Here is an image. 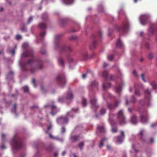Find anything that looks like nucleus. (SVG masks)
Wrapping results in <instances>:
<instances>
[{
  "instance_id": "3",
  "label": "nucleus",
  "mask_w": 157,
  "mask_h": 157,
  "mask_svg": "<svg viewBox=\"0 0 157 157\" xmlns=\"http://www.w3.org/2000/svg\"><path fill=\"white\" fill-rule=\"evenodd\" d=\"M117 117L121 125H124L127 123L126 117L124 115L123 112L122 110H120L117 113Z\"/></svg>"
},
{
  "instance_id": "46",
  "label": "nucleus",
  "mask_w": 157,
  "mask_h": 157,
  "mask_svg": "<svg viewBox=\"0 0 157 157\" xmlns=\"http://www.w3.org/2000/svg\"><path fill=\"white\" fill-rule=\"evenodd\" d=\"M77 37L76 36H72L69 38V39L71 40H74L77 39Z\"/></svg>"
},
{
  "instance_id": "1",
  "label": "nucleus",
  "mask_w": 157,
  "mask_h": 157,
  "mask_svg": "<svg viewBox=\"0 0 157 157\" xmlns=\"http://www.w3.org/2000/svg\"><path fill=\"white\" fill-rule=\"evenodd\" d=\"M22 69L25 71L30 70V72L33 74L38 69L43 67L42 61L39 59L33 58L21 65Z\"/></svg>"
},
{
  "instance_id": "23",
  "label": "nucleus",
  "mask_w": 157,
  "mask_h": 157,
  "mask_svg": "<svg viewBox=\"0 0 157 157\" xmlns=\"http://www.w3.org/2000/svg\"><path fill=\"white\" fill-rule=\"evenodd\" d=\"M97 45V42L95 41H94L93 42L92 45L93 48H92V47L91 46H90V50H92L93 49L95 48L96 47Z\"/></svg>"
},
{
  "instance_id": "41",
  "label": "nucleus",
  "mask_w": 157,
  "mask_h": 157,
  "mask_svg": "<svg viewBox=\"0 0 157 157\" xmlns=\"http://www.w3.org/2000/svg\"><path fill=\"white\" fill-rule=\"evenodd\" d=\"M132 147L133 149L135 150V151L136 153L137 152L139 151V150H136L135 148V146L134 144H132Z\"/></svg>"
},
{
  "instance_id": "18",
  "label": "nucleus",
  "mask_w": 157,
  "mask_h": 157,
  "mask_svg": "<svg viewBox=\"0 0 157 157\" xmlns=\"http://www.w3.org/2000/svg\"><path fill=\"white\" fill-rule=\"evenodd\" d=\"M80 137L79 135H75L72 136L71 137V139L74 142L77 141L79 140L80 139Z\"/></svg>"
},
{
  "instance_id": "59",
  "label": "nucleus",
  "mask_w": 157,
  "mask_h": 157,
  "mask_svg": "<svg viewBox=\"0 0 157 157\" xmlns=\"http://www.w3.org/2000/svg\"><path fill=\"white\" fill-rule=\"evenodd\" d=\"M108 65V64L107 63H104L103 65V67H106Z\"/></svg>"
},
{
  "instance_id": "14",
  "label": "nucleus",
  "mask_w": 157,
  "mask_h": 157,
  "mask_svg": "<svg viewBox=\"0 0 157 157\" xmlns=\"http://www.w3.org/2000/svg\"><path fill=\"white\" fill-rule=\"evenodd\" d=\"M151 90H149L148 89L146 90L145 91V98L150 100L151 98Z\"/></svg>"
},
{
  "instance_id": "16",
  "label": "nucleus",
  "mask_w": 157,
  "mask_h": 157,
  "mask_svg": "<svg viewBox=\"0 0 157 157\" xmlns=\"http://www.w3.org/2000/svg\"><path fill=\"white\" fill-rule=\"evenodd\" d=\"M120 102L118 101H115L113 104L108 105V108H112L113 107H117L119 105Z\"/></svg>"
},
{
  "instance_id": "33",
  "label": "nucleus",
  "mask_w": 157,
  "mask_h": 157,
  "mask_svg": "<svg viewBox=\"0 0 157 157\" xmlns=\"http://www.w3.org/2000/svg\"><path fill=\"white\" fill-rule=\"evenodd\" d=\"M121 90V86L116 87V91L117 92L119 93Z\"/></svg>"
},
{
  "instance_id": "17",
  "label": "nucleus",
  "mask_w": 157,
  "mask_h": 157,
  "mask_svg": "<svg viewBox=\"0 0 157 157\" xmlns=\"http://www.w3.org/2000/svg\"><path fill=\"white\" fill-rule=\"evenodd\" d=\"M73 96L71 92H69L67 94L66 99L70 100L73 98Z\"/></svg>"
},
{
  "instance_id": "57",
  "label": "nucleus",
  "mask_w": 157,
  "mask_h": 157,
  "mask_svg": "<svg viewBox=\"0 0 157 157\" xmlns=\"http://www.w3.org/2000/svg\"><path fill=\"white\" fill-rule=\"evenodd\" d=\"M1 148L2 149H3L6 148V147L3 144L1 146Z\"/></svg>"
},
{
  "instance_id": "40",
  "label": "nucleus",
  "mask_w": 157,
  "mask_h": 157,
  "mask_svg": "<svg viewBox=\"0 0 157 157\" xmlns=\"http://www.w3.org/2000/svg\"><path fill=\"white\" fill-rule=\"evenodd\" d=\"M21 31L22 32H24V31H26V28L25 27L24 25L21 28Z\"/></svg>"
},
{
  "instance_id": "44",
  "label": "nucleus",
  "mask_w": 157,
  "mask_h": 157,
  "mask_svg": "<svg viewBox=\"0 0 157 157\" xmlns=\"http://www.w3.org/2000/svg\"><path fill=\"white\" fill-rule=\"evenodd\" d=\"M141 77H142V79L144 81V82H145L146 81L144 78L145 75L144 74H142L141 75Z\"/></svg>"
},
{
  "instance_id": "62",
  "label": "nucleus",
  "mask_w": 157,
  "mask_h": 157,
  "mask_svg": "<svg viewBox=\"0 0 157 157\" xmlns=\"http://www.w3.org/2000/svg\"><path fill=\"white\" fill-rule=\"evenodd\" d=\"M51 127H52V126L50 125L48 127L47 129L48 130H49L51 128Z\"/></svg>"
},
{
  "instance_id": "55",
  "label": "nucleus",
  "mask_w": 157,
  "mask_h": 157,
  "mask_svg": "<svg viewBox=\"0 0 157 157\" xmlns=\"http://www.w3.org/2000/svg\"><path fill=\"white\" fill-rule=\"evenodd\" d=\"M145 47L147 49H149V44L148 43H146L145 44Z\"/></svg>"
},
{
  "instance_id": "24",
  "label": "nucleus",
  "mask_w": 157,
  "mask_h": 157,
  "mask_svg": "<svg viewBox=\"0 0 157 157\" xmlns=\"http://www.w3.org/2000/svg\"><path fill=\"white\" fill-rule=\"evenodd\" d=\"M122 44L121 41L120 40V39H119L116 43V46L118 47H120L122 46Z\"/></svg>"
},
{
  "instance_id": "15",
  "label": "nucleus",
  "mask_w": 157,
  "mask_h": 157,
  "mask_svg": "<svg viewBox=\"0 0 157 157\" xmlns=\"http://www.w3.org/2000/svg\"><path fill=\"white\" fill-rule=\"evenodd\" d=\"M131 123L134 124H136L137 122V118L136 116L134 115L131 117L130 120Z\"/></svg>"
},
{
  "instance_id": "35",
  "label": "nucleus",
  "mask_w": 157,
  "mask_h": 157,
  "mask_svg": "<svg viewBox=\"0 0 157 157\" xmlns=\"http://www.w3.org/2000/svg\"><path fill=\"white\" fill-rule=\"evenodd\" d=\"M113 55H111L108 56L107 58L108 60H112L113 58Z\"/></svg>"
},
{
  "instance_id": "50",
  "label": "nucleus",
  "mask_w": 157,
  "mask_h": 157,
  "mask_svg": "<svg viewBox=\"0 0 157 157\" xmlns=\"http://www.w3.org/2000/svg\"><path fill=\"white\" fill-rule=\"evenodd\" d=\"M65 132V129L64 127H62L61 128V132L62 133H64Z\"/></svg>"
},
{
  "instance_id": "13",
  "label": "nucleus",
  "mask_w": 157,
  "mask_h": 157,
  "mask_svg": "<svg viewBox=\"0 0 157 157\" xmlns=\"http://www.w3.org/2000/svg\"><path fill=\"white\" fill-rule=\"evenodd\" d=\"M90 102L93 107H99V106L97 105V100L95 99H91Z\"/></svg>"
},
{
  "instance_id": "2",
  "label": "nucleus",
  "mask_w": 157,
  "mask_h": 157,
  "mask_svg": "<svg viewBox=\"0 0 157 157\" xmlns=\"http://www.w3.org/2000/svg\"><path fill=\"white\" fill-rule=\"evenodd\" d=\"M11 144L14 149H18L22 147L23 144L21 139L17 136H15L11 142Z\"/></svg>"
},
{
  "instance_id": "38",
  "label": "nucleus",
  "mask_w": 157,
  "mask_h": 157,
  "mask_svg": "<svg viewBox=\"0 0 157 157\" xmlns=\"http://www.w3.org/2000/svg\"><path fill=\"white\" fill-rule=\"evenodd\" d=\"M100 112L102 114H104L105 112V109H101L100 110Z\"/></svg>"
},
{
  "instance_id": "26",
  "label": "nucleus",
  "mask_w": 157,
  "mask_h": 157,
  "mask_svg": "<svg viewBox=\"0 0 157 157\" xmlns=\"http://www.w3.org/2000/svg\"><path fill=\"white\" fill-rule=\"evenodd\" d=\"M17 48V45H15L13 48L10 51V53H11L12 55L13 56L15 54V50Z\"/></svg>"
},
{
  "instance_id": "25",
  "label": "nucleus",
  "mask_w": 157,
  "mask_h": 157,
  "mask_svg": "<svg viewBox=\"0 0 157 157\" xmlns=\"http://www.w3.org/2000/svg\"><path fill=\"white\" fill-rule=\"evenodd\" d=\"M107 139L106 138H104L101 140L100 143L99 147H101L103 146V142L105 140H106Z\"/></svg>"
},
{
  "instance_id": "64",
  "label": "nucleus",
  "mask_w": 157,
  "mask_h": 157,
  "mask_svg": "<svg viewBox=\"0 0 157 157\" xmlns=\"http://www.w3.org/2000/svg\"><path fill=\"white\" fill-rule=\"evenodd\" d=\"M66 154V152L65 151H63L62 153V156H63Z\"/></svg>"
},
{
  "instance_id": "56",
  "label": "nucleus",
  "mask_w": 157,
  "mask_h": 157,
  "mask_svg": "<svg viewBox=\"0 0 157 157\" xmlns=\"http://www.w3.org/2000/svg\"><path fill=\"white\" fill-rule=\"evenodd\" d=\"M86 75H87V73L83 74L82 75V78L83 79L85 78H86Z\"/></svg>"
},
{
  "instance_id": "8",
  "label": "nucleus",
  "mask_w": 157,
  "mask_h": 157,
  "mask_svg": "<svg viewBox=\"0 0 157 157\" xmlns=\"http://www.w3.org/2000/svg\"><path fill=\"white\" fill-rule=\"evenodd\" d=\"M57 123L60 124L64 123H67L68 121V120L67 117L65 116L59 117L57 120Z\"/></svg>"
},
{
  "instance_id": "54",
  "label": "nucleus",
  "mask_w": 157,
  "mask_h": 157,
  "mask_svg": "<svg viewBox=\"0 0 157 157\" xmlns=\"http://www.w3.org/2000/svg\"><path fill=\"white\" fill-rule=\"evenodd\" d=\"M40 52L42 55H44L46 54V51L45 50H41Z\"/></svg>"
},
{
  "instance_id": "39",
  "label": "nucleus",
  "mask_w": 157,
  "mask_h": 157,
  "mask_svg": "<svg viewBox=\"0 0 157 157\" xmlns=\"http://www.w3.org/2000/svg\"><path fill=\"white\" fill-rule=\"evenodd\" d=\"M47 15L46 13H44L43 15L42 16V18L43 19H46L47 18Z\"/></svg>"
},
{
  "instance_id": "58",
  "label": "nucleus",
  "mask_w": 157,
  "mask_h": 157,
  "mask_svg": "<svg viewBox=\"0 0 157 157\" xmlns=\"http://www.w3.org/2000/svg\"><path fill=\"white\" fill-rule=\"evenodd\" d=\"M58 155V154L57 152H55L54 154V156L55 157H57Z\"/></svg>"
},
{
  "instance_id": "31",
  "label": "nucleus",
  "mask_w": 157,
  "mask_h": 157,
  "mask_svg": "<svg viewBox=\"0 0 157 157\" xmlns=\"http://www.w3.org/2000/svg\"><path fill=\"white\" fill-rule=\"evenodd\" d=\"M84 142H82L80 143L78 145V146L80 148L81 150H82V148L83 146L84 145Z\"/></svg>"
},
{
  "instance_id": "27",
  "label": "nucleus",
  "mask_w": 157,
  "mask_h": 157,
  "mask_svg": "<svg viewBox=\"0 0 157 157\" xmlns=\"http://www.w3.org/2000/svg\"><path fill=\"white\" fill-rule=\"evenodd\" d=\"M143 133L144 131L143 130H141L140 132V134L141 135L140 139L142 141H145V140L143 137Z\"/></svg>"
},
{
  "instance_id": "52",
  "label": "nucleus",
  "mask_w": 157,
  "mask_h": 157,
  "mask_svg": "<svg viewBox=\"0 0 157 157\" xmlns=\"http://www.w3.org/2000/svg\"><path fill=\"white\" fill-rule=\"evenodd\" d=\"M98 35L101 38L102 37V32L101 31L99 30L98 31Z\"/></svg>"
},
{
  "instance_id": "49",
  "label": "nucleus",
  "mask_w": 157,
  "mask_h": 157,
  "mask_svg": "<svg viewBox=\"0 0 157 157\" xmlns=\"http://www.w3.org/2000/svg\"><path fill=\"white\" fill-rule=\"evenodd\" d=\"M16 38L17 40L20 39H21V35H18L16 36Z\"/></svg>"
},
{
  "instance_id": "37",
  "label": "nucleus",
  "mask_w": 157,
  "mask_h": 157,
  "mask_svg": "<svg viewBox=\"0 0 157 157\" xmlns=\"http://www.w3.org/2000/svg\"><path fill=\"white\" fill-rule=\"evenodd\" d=\"M45 35V32H41L40 34V36L42 38H43Z\"/></svg>"
},
{
  "instance_id": "45",
  "label": "nucleus",
  "mask_w": 157,
  "mask_h": 157,
  "mask_svg": "<svg viewBox=\"0 0 157 157\" xmlns=\"http://www.w3.org/2000/svg\"><path fill=\"white\" fill-rule=\"evenodd\" d=\"M135 94L137 96H139L140 93L139 90H136L135 91Z\"/></svg>"
},
{
  "instance_id": "42",
  "label": "nucleus",
  "mask_w": 157,
  "mask_h": 157,
  "mask_svg": "<svg viewBox=\"0 0 157 157\" xmlns=\"http://www.w3.org/2000/svg\"><path fill=\"white\" fill-rule=\"evenodd\" d=\"M83 56L84 57V59H85L88 56V53L87 52H85L83 54Z\"/></svg>"
},
{
  "instance_id": "53",
  "label": "nucleus",
  "mask_w": 157,
  "mask_h": 157,
  "mask_svg": "<svg viewBox=\"0 0 157 157\" xmlns=\"http://www.w3.org/2000/svg\"><path fill=\"white\" fill-rule=\"evenodd\" d=\"M132 100L130 101L132 102H134L136 101V99L134 98V96H132Z\"/></svg>"
},
{
  "instance_id": "32",
  "label": "nucleus",
  "mask_w": 157,
  "mask_h": 157,
  "mask_svg": "<svg viewBox=\"0 0 157 157\" xmlns=\"http://www.w3.org/2000/svg\"><path fill=\"white\" fill-rule=\"evenodd\" d=\"M117 128L116 127H113L112 128V131L113 133H116L117 132Z\"/></svg>"
},
{
  "instance_id": "47",
  "label": "nucleus",
  "mask_w": 157,
  "mask_h": 157,
  "mask_svg": "<svg viewBox=\"0 0 157 157\" xmlns=\"http://www.w3.org/2000/svg\"><path fill=\"white\" fill-rule=\"evenodd\" d=\"M32 82L34 85V87H36V85L35 83V80L34 78H33L32 80Z\"/></svg>"
},
{
  "instance_id": "21",
  "label": "nucleus",
  "mask_w": 157,
  "mask_h": 157,
  "mask_svg": "<svg viewBox=\"0 0 157 157\" xmlns=\"http://www.w3.org/2000/svg\"><path fill=\"white\" fill-rule=\"evenodd\" d=\"M63 3L66 4H70L73 2L74 0H62Z\"/></svg>"
},
{
  "instance_id": "43",
  "label": "nucleus",
  "mask_w": 157,
  "mask_h": 157,
  "mask_svg": "<svg viewBox=\"0 0 157 157\" xmlns=\"http://www.w3.org/2000/svg\"><path fill=\"white\" fill-rule=\"evenodd\" d=\"M148 58L150 59H151L153 57V54L152 53H150L148 55Z\"/></svg>"
},
{
  "instance_id": "10",
  "label": "nucleus",
  "mask_w": 157,
  "mask_h": 157,
  "mask_svg": "<svg viewBox=\"0 0 157 157\" xmlns=\"http://www.w3.org/2000/svg\"><path fill=\"white\" fill-rule=\"evenodd\" d=\"M121 136H118L116 137L117 142H118L119 144H121L123 142L124 138V132L123 131H121Z\"/></svg>"
},
{
  "instance_id": "63",
  "label": "nucleus",
  "mask_w": 157,
  "mask_h": 157,
  "mask_svg": "<svg viewBox=\"0 0 157 157\" xmlns=\"http://www.w3.org/2000/svg\"><path fill=\"white\" fill-rule=\"evenodd\" d=\"M133 73L134 75H136V76L137 75L136 72L135 70L133 72Z\"/></svg>"
},
{
  "instance_id": "48",
  "label": "nucleus",
  "mask_w": 157,
  "mask_h": 157,
  "mask_svg": "<svg viewBox=\"0 0 157 157\" xmlns=\"http://www.w3.org/2000/svg\"><path fill=\"white\" fill-rule=\"evenodd\" d=\"M33 18L32 17H30L28 21V24L32 20Z\"/></svg>"
},
{
  "instance_id": "61",
  "label": "nucleus",
  "mask_w": 157,
  "mask_h": 157,
  "mask_svg": "<svg viewBox=\"0 0 157 157\" xmlns=\"http://www.w3.org/2000/svg\"><path fill=\"white\" fill-rule=\"evenodd\" d=\"M154 139L153 138H151V139H150V142L151 143H153V142H154Z\"/></svg>"
},
{
  "instance_id": "7",
  "label": "nucleus",
  "mask_w": 157,
  "mask_h": 157,
  "mask_svg": "<svg viewBox=\"0 0 157 157\" xmlns=\"http://www.w3.org/2000/svg\"><path fill=\"white\" fill-rule=\"evenodd\" d=\"M140 120L142 123H146L148 121V117L146 112H144L142 114H140Z\"/></svg>"
},
{
  "instance_id": "51",
  "label": "nucleus",
  "mask_w": 157,
  "mask_h": 157,
  "mask_svg": "<svg viewBox=\"0 0 157 157\" xmlns=\"http://www.w3.org/2000/svg\"><path fill=\"white\" fill-rule=\"evenodd\" d=\"M51 113L52 115H54L56 113V112L54 110L52 109Z\"/></svg>"
},
{
  "instance_id": "12",
  "label": "nucleus",
  "mask_w": 157,
  "mask_h": 157,
  "mask_svg": "<svg viewBox=\"0 0 157 157\" xmlns=\"http://www.w3.org/2000/svg\"><path fill=\"white\" fill-rule=\"evenodd\" d=\"M148 18V16L146 15H142L140 18V20L141 24L143 25H145Z\"/></svg>"
},
{
  "instance_id": "28",
  "label": "nucleus",
  "mask_w": 157,
  "mask_h": 157,
  "mask_svg": "<svg viewBox=\"0 0 157 157\" xmlns=\"http://www.w3.org/2000/svg\"><path fill=\"white\" fill-rule=\"evenodd\" d=\"M58 62L59 64L62 66H64V61L61 58L59 59Z\"/></svg>"
},
{
  "instance_id": "22",
  "label": "nucleus",
  "mask_w": 157,
  "mask_h": 157,
  "mask_svg": "<svg viewBox=\"0 0 157 157\" xmlns=\"http://www.w3.org/2000/svg\"><path fill=\"white\" fill-rule=\"evenodd\" d=\"M150 85L152 86L153 89L157 88V83L155 81H153L150 83Z\"/></svg>"
},
{
  "instance_id": "6",
  "label": "nucleus",
  "mask_w": 157,
  "mask_h": 157,
  "mask_svg": "<svg viewBox=\"0 0 157 157\" xmlns=\"http://www.w3.org/2000/svg\"><path fill=\"white\" fill-rule=\"evenodd\" d=\"M128 23H125L121 27H117V29L118 31L122 34H124L128 29Z\"/></svg>"
},
{
  "instance_id": "11",
  "label": "nucleus",
  "mask_w": 157,
  "mask_h": 157,
  "mask_svg": "<svg viewBox=\"0 0 157 157\" xmlns=\"http://www.w3.org/2000/svg\"><path fill=\"white\" fill-rule=\"evenodd\" d=\"M61 52H63L67 51L71 52L72 51L71 47L69 46H63L60 48Z\"/></svg>"
},
{
  "instance_id": "20",
  "label": "nucleus",
  "mask_w": 157,
  "mask_h": 157,
  "mask_svg": "<svg viewBox=\"0 0 157 157\" xmlns=\"http://www.w3.org/2000/svg\"><path fill=\"white\" fill-rule=\"evenodd\" d=\"M39 26L40 29L42 30H45L46 28V25L44 23H40Z\"/></svg>"
},
{
  "instance_id": "5",
  "label": "nucleus",
  "mask_w": 157,
  "mask_h": 157,
  "mask_svg": "<svg viewBox=\"0 0 157 157\" xmlns=\"http://www.w3.org/2000/svg\"><path fill=\"white\" fill-rule=\"evenodd\" d=\"M56 80L59 85L62 87H63L66 83V79L64 75H58Z\"/></svg>"
},
{
  "instance_id": "30",
  "label": "nucleus",
  "mask_w": 157,
  "mask_h": 157,
  "mask_svg": "<svg viewBox=\"0 0 157 157\" xmlns=\"http://www.w3.org/2000/svg\"><path fill=\"white\" fill-rule=\"evenodd\" d=\"M82 105L83 107H85L87 105V101L86 99L83 98L82 101Z\"/></svg>"
},
{
  "instance_id": "36",
  "label": "nucleus",
  "mask_w": 157,
  "mask_h": 157,
  "mask_svg": "<svg viewBox=\"0 0 157 157\" xmlns=\"http://www.w3.org/2000/svg\"><path fill=\"white\" fill-rule=\"evenodd\" d=\"M23 90L25 92H27L28 91L29 88L27 86H25L23 87Z\"/></svg>"
},
{
  "instance_id": "19",
  "label": "nucleus",
  "mask_w": 157,
  "mask_h": 157,
  "mask_svg": "<svg viewBox=\"0 0 157 157\" xmlns=\"http://www.w3.org/2000/svg\"><path fill=\"white\" fill-rule=\"evenodd\" d=\"M97 130L101 133H103L105 132L104 128L103 126H98L97 127Z\"/></svg>"
},
{
  "instance_id": "34",
  "label": "nucleus",
  "mask_w": 157,
  "mask_h": 157,
  "mask_svg": "<svg viewBox=\"0 0 157 157\" xmlns=\"http://www.w3.org/2000/svg\"><path fill=\"white\" fill-rule=\"evenodd\" d=\"M91 86H98V83L96 81H94L92 82Z\"/></svg>"
},
{
  "instance_id": "29",
  "label": "nucleus",
  "mask_w": 157,
  "mask_h": 157,
  "mask_svg": "<svg viewBox=\"0 0 157 157\" xmlns=\"http://www.w3.org/2000/svg\"><path fill=\"white\" fill-rule=\"evenodd\" d=\"M149 31L151 34H152L154 32V26H151L149 29Z\"/></svg>"
},
{
  "instance_id": "4",
  "label": "nucleus",
  "mask_w": 157,
  "mask_h": 157,
  "mask_svg": "<svg viewBox=\"0 0 157 157\" xmlns=\"http://www.w3.org/2000/svg\"><path fill=\"white\" fill-rule=\"evenodd\" d=\"M108 75V72L106 71H105L102 73V77L105 78V82L103 84V88L104 90H106L108 88L110 87L111 85L110 82H107Z\"/></svg>"
},
{
  "instance_id": "9",
  "label": "nucleus",
  "mask_w": 157,
  "mask_h": 157,
  "mask_svg": "<svg viewBox=\"0 0 157 157\" xmlns=\"http://www.w3.org/2000/svg\"><path fill=\"white\" fill-rule=\"evenodd\" d=\"M22 56L23 57H33V51L32 50H29L23 53L22 54Z\"/></svg>"
},
{
  "instance_id": "60",
  "label": "nucleus",
  "mask_w": 157,
  "mask_h": 157,
  "mask_svg": "<svg viewBox=\"0 0 157 157\" xmlns=\"http://www.w3.org/2000/svg\"><path fill=\"white\" fill-rule=\"evenodd\" d=\"M5 135L4 134H2V140H4V137H5Z\"/></svg>"
}]
</instances>
